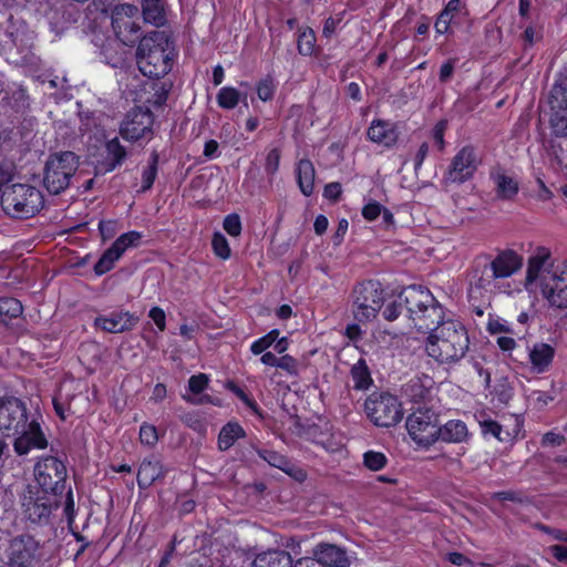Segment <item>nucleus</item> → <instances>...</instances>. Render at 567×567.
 I'll list each match as a JSON object with an SVG mask.
<instances>
[{
    "instance_id": "obj_1",
    "label": "nucleus",
    "mask_w": 567,
    "mask_h": 567,
    "mask_svg": "<svg viewBox=\"0 0 567 567\" xmlns=\"http://www.w3.org/2000/svg\"><path fill=\"white\" fill-rule=\"evenodd\" d=\"M430 332L425 351L429 357L440 364L454 365L467 353L470 338L466 328L455 320H442L434 330Z\"/></svg>"
},
{
    "instance_id": "obj_2",
    "label": "nucleus",
    "mask_w": 567,
    "mask_h": 567,
    "mask_svg": "<svg viewBox=\"0 0 567 567\" xmlns=\"http://www.w3.org/2000/svg\"><path fill=\"white\" fill-rule=\"evenodd\" d=\"M405 317L423 333L434 330L444 319V309L431 291L422 286H408L401 290Z\"/></svg>"
},
{
    "instance_id": "obj_3",
    "label": "nucleus",
    "mask_w": 567,
    "mask_h": 567,
    "mask_svg": "<svg viewBox=\"0 0 567 567\" xmlns=\"http://www.w3.org/2000/svg\"><path fill=\"white\" fill-rule=\"evenodd\" d=\"M174 48L165 31H153L140 40L136 62L143 75L159 79L173 66Z\"/></svg>"
},
{
    "instance_id": "obj_4",
    "label": "nucleus",
    "mask_w": 567,
    "mask_h": 567,
    "mask_svg": "<svg viewBox=\"0 0 567 567\" xmlns=\"http://www.w3.org/2000/svg\"><path fill=\"white\" fill-rule=\"evenodd\" d=\"M1 206L10 217L27 219L43 208L44 198L42 193L32 185L13 184L3 189Z\"/></svg>"
},
{
    "instance_id": "obj_5",
    "label": "nucleus",
    "mask_w": 567,
    "mask_h": 567,
    "mask_svg": "<svg viewBox=\"0 0 567 567\" xmlns=\"http://www.w3.org/2000/svg\"><path fill=\"white\" fill-rule=\"evenodd\" d=\"M79 165V156L71 151L50 154L43 168V186L53 195L64 192Z\"/></svg>"
},
{
    "instance_id": "obj_6",
    "label": "nucleus",
    "mask_w": 567,
    "mask_h": 567,
    "mask_svg": "<svg viewBox=\"0 0 567 567\" xmlns=\"http://www.w3.org/2000/svg\"><path fill=\"white\" fill-rule=\"evenodd\" d=\"M364 409L370 421L381 427L394 426L403 417L401 403L389 392L371 393L364 402Z\"/></svg>"
},
{
    "instance_id": "obj_7",
    "label": "nucleus",
    "mask_w": 567,
    "mask_h": 567,
    "mask_svg": "<svg viewBox=\"0 0 567 567\" xmlns=\"http://www.w3.org/2000/svg\"><path fill=\"white\" fill-rule=\"evenodd\" d=\"M352 312L359 322L373 320L384 301L381 284L374 280L357 285L352 291Z\"/></svg>"
},
{
    "instance_id": "obj_8",
    "label": "nucleus",
    "mask_w": 567,
    "mask_h": 567,
    "mask_svg": "<svg viewBox=\"0 0 567 567\" xmlns=\"http://www.w3.org/2000/svg\"><path fill=\"white\" fill-rule=\"evenodd\" d=\"M34 476L44 494L56 496L63 493L66 481V467L55 456L41 458L34 466Z\"/></svg>"
},
{
    "instance_id": "obj_9",
    "label": "nucleus",
    "mask_w": 567,
    "mask_h": 567,
    "mask_svg": "<svg viewBox=\"0 0 567 567\" xmlns=\"http://www.w3.org/2000/svg\"><path fill=\"white\" fill-rule=\"evenodd\" d=\"M549 126L555 137H567V76L559 75L548 96Z\"/></svg>"
},
{
    "instance_id": "obj_10",
    "label": "nucleus",
    "mask_w": 567,
    "mask_h": 567,
    "mask_svg": "<svg viewBox=\"0 0 567 567\" xmlns=\"http://www.w3.org/2000/svg\"><path fill=\"white\" fill-rule=\"evenodd\" d=\"M437 425V415L430 409H417L408 416L405 424L411 439L425 447L435 443Z\"/></svg>"
},
{
    "instance_id": "obj_11",
    "label": "nucleus",
    "mask_w": 567,
    "mask_h": 567,
    "mask_svg": "<svg viewBox=\"0 0 567 567\" xmlns=\"http://www.w3.org/2000/svg\"><path fill=\"white\" fill-rule=\"evenodd\" d=\"M29 419L25 403L16 396L0 398V433L11 437Z\"/></svg>"
},
{
    "instance_id": "obj_12",
    "label": "nucleus",
    "mask_w": 567,
    "mask_h": 567,
    "mask_svg": "<svg viewBox=\"0 0 567 567\" xmlns=\"http://www.w3.org/2000/svg\"><path fill=\"white\" fill-rule=\"evenodd\" d=\"M40 544L29 534L18 535L10 540L7 550L8 567H34Z\"/></svg>"
},
{
    "instance_id": "obj_13",
    "label": "nucleus",
    "mask_w": 567,
    "mask_h": 567,
    "mask_svg": "<svg viewBox=\"0 0 567 567\" xmlns=\"http://www.w3.org/2000/svg\"><path fill=\"white\" fill-rule=\"evenodd\" d=\"M153 123V113L148 109L137 106L126 114L121 124L120 133L123 138L136 142L142 137L152 136Z\"/></svg>"
},
{
    "instance_id": "obj_14",
    "label": "nucleus",
    "mask_w": 567,
    "mask_h": 567,
    "mask_svg": "<svg viewBox=\"0 0 567 567\" xmlns=\"http://www.w3.org/2000/svg\"><path fill=\"white\" fill-rule=\"evenodd\" d=\"M477 157L475 148L471 145L462 147L452 158L451 165L445 173V181L453 184H463L474 176L477 169Z\"/></svg>"
},
{
    "instance_id": "obj_15",
    "label": "nucleus",
    "mask_w": 567,
    "mask_h": 567,
    "mask_svg": "<svg viewBox=\"0 0 567 567\" xmlns=\"http://www.w3.org/2000/svg\"><path fill=\"white\" fill-rule=\"evenodd\" d=\"M13 436V450L19 456L27 455L31 450L48 447V439L37 419L28 420Z\"/></svg>"
},
{
    "instance_id": "obj_16",
    "label": "nucleus",
    "mask_w": 567,
    "mask_h": 567,
    "mask_svg": "<svg viewBox=\"0 0 567 567\" xmlns=\"http://www.w3.org/2000/svg\"><path fill=\"white\" fill-rule=\"evenodd\" d=\"M540 289L543 297L551 308L567 309V270L544 275Z\"/></svg>"
},
{
    "instance_id": "obj_17",
    "label": "nucleus",
    "mask_w": 567,
    "mask_h": 567,
    "mask_svg": "<svg viewBox=\"0 0 567 567\" xmlns=\"http://www.w3.org/2000/svg\"><path fill=\"white\" fill-rule=\"evenodd\" d=\"M496 279L497 277L491 265V256L482 255L476 257L470 272V296L476 291L491 290L492 287H495Z\"/></svg>"
},
{
    "instance_id": "obj_18",
    "label": "nucleus",
    "mask_w": 567,
    "mask_h": 567,
    "mask_svg": "<svg viewBox=\"0 0 567 567\" xmlns=\"http://www.w3.org/2000/svg\"><path fill=\"white\" fill-rule=\"evenodd\" d=\"M138 316L126 310L100 315L94 319V327L107 333H122L133 330L138 323Z\"/></svg>"
},
{
    "instance_id": "obj_19",
    "label": "nucleus",
    "mask_w": 567,
    "mask_h": 567,
    "mask_svg": "<svg viewBox=\"0 0 567 567\" xmlns=\"http://www.w3.org/2000/svg\"><path fill=\"white\" fill-rule=\"evenodd\" d=\"M559 265H555L551 252L544 246H538L534 254L528 258L526 270V284H533L537 279L542 281V277L547 272L561 271Z\"/></svg>"
},
{
    "instance_id": "obj_20",
    "label": "nucleus",
    "mask_w": 567,
    "mask_h": 567,
    "mask_svg": "<svg viewBox=\"0 0 567 567\" xmlns=\"http://www.w3.org/2000/svg\"><path fill=\"white\" fill-rule=\"evenodd\" d=\"M312 555L318 557L324 567H350L354 558L346 548L324 542L313 547Z\"/></svg>"
},
{
    "instance_id": "obj_21",
    "label": "nucleus",
    "mask_w": 567,
    "mask_h": 567,
    "mask_svg": "<svg viewBox=\"0 0 567 567\" xmlns=\"http://www.w3.org/2000/svg\"><path fill=\"white\" fill-rule=\"evenodd\" d=\"M467 16L468 10L462 0H450L435 20L436 33H447L452 24H461Z\"/></svg>"
},
{
    "instance_id": "obj_22",
    "label": "nucleus",
    "mask_w": 567,
    "mask_h": 567,
    "mask_svg": "<svg viewBox=\"0 0 567 567\" xmlns=\"http://www.w3.org/2000/svg\"><path fill=\"white\" fill-rule=\"evenodd\" d=\"M81 17V11L78 6L68 2H58L51 7L48 12V19L51 29L55 33H61L71 24L78 22Z\"/></svg>"
},
{
    "instance_id": "obj_23",
    "label": "nucleus",
    "mask_w": 567,
    "mask_h": 567,
    "mask_svg": "<svg viewBox=\"0 0 567 567\" xmlns=\"http://www.w3.org/2000/svg\"><path fill=\"white\" fill-rule=\"evenodd\" d=\"M23 506L25 516L30 522L43 525L49 522L53 508V501L43 493V495L28 497Z\"/></svg>"
},
{
    "instance_id": "obj_24",
    "label": "nucleus",
    "mask_w": 567,
    "mask_h": 567,
    "mask_svg": "<svg viewBox=\"0 0 567 567\" xmlns=\"http://www.w3.org/2000/svg\"><path fill=\"white\" fill-rule=\"evenodd\" d=\"M491 265L497 279L508 278L522 268L523 258L512 249L501 250L491 258Z\"/></svg>"
},
{
    "instance_id": "obj_25",
    "label": "nucleus",
    "mask_w": 567,
    "mask_h": 567,
    "mask_svg": "<svg viewBox=\"0 0 567 567\" xmlns=\"http://www.w3.org/2000/svg\"><path fill=\"white\" fill-rule=\"evenodd\" d=\"M435 434V442L461 444L467 443L471 439L467 425L461 420H450L442 425H437Z\"/></svg>"
},
{
    "instance_id": "obj_26",
    "label": "nucleus",
    "mask_w": 567,
    "mask_h": 567,
    "mask_svg": "<svg viewBox=\"0 0 567 567\" xmlns=\"http://www.w3.org/2000/svg\"><path fill=\"white\" fill-rule=\"evenodd\" d=\"M367 136L373 143L391 147L396 143L399 133L394 124L384 120H374L367 131Z\"/></svg>"
},
{
    "instance_id": "obj_27",
    "label": "nucleus",
    "mask_w": 567,
    "mask_h": 567,
    "mask_svg": "<svg viewBox=\"0 0 567 567\" xmlns=\"http://www.w3.org/2000/svg\"><path fill=\"white\" fill-rule=\"evenodd\" d=\"M555 348L545 342H536L529 349L528 358L532 370L536 373H545L549 370L554 357Z\"/></svg>"
},
{
    "instance_id": "obj_28",
    "label": "nucleus",
    "mask_w": 567,
    "mask_h": 567,
    "mask_svg": "<svg viewBox=\"0 0 567 567\" xmlns=\"http://www.w3.org/2000/svg\"><path fill=\"white\" fill-rule=\"evenodd\" d=\"M293 559L287 550L274 548L258 553L251 567H292Z\"/></svg>"
},
{
    "instance_id": "obj_29",
    "label": "nucleus",
    "mask_w": 567,
    "mask_h": 567,
    "mask_svg": "<svg viewBox=\"0 0 567 567\" xmlns=\"http://www.w3.org/2000/svg\"><path fill=\"white\" fill-rule=\"evenodd\" d=\"M166 474L162 463L157 460H143L137 471V485L140 488H148L155 481Z\"/></svg>"
},
{
    "instance_id": "obj_30",
    "label": "nucleus",
    "mask_w": 567,
    "mask_h": 567,
    "mask_svg": "<svg viewBox=\"0 0 567 567\" xmlns=\"http://www.w3.org/2000/svg\"><path fill=\"white\" fill-rule=\"evenodd\" d=\"M491 177L496 186V195L498 198L511 200L518 194V182L507 175L503 168L491 172Z\"/></svg>"
},
{
    "instance_id": "obj_31",
    "label": "nucleus",
    "mask_w": 567,
    "mask_h": 567,
    "mask_svg": "<svg viewBox=\"0 0 567 567\" xmlns=\"http://www.w3.org/2000/svg\"><path fill=\"white\" fill-rule=\"evenodd\" d=\"M112 28L117 39L125 45H133L142 39L141 27L134 20L125 21L122 18H113Z\"/></svg>"
},
{
    "instance_id": "obj_32",
    "label": "nucleus",
    "mask_w": 567,
    "mask_h": 567,
    "mask_svg": "<svg viewBox=\"0 0 567 567\" xmlns=\"http://www.w3.org/2000/svg\"><path fill=\"white\" fill-rule=\"evenodd\" d=\"M105 161L103 167L105 173L113 172L116 167L121 166L126 157V148L120 143L117 137H114L105 143Z\"/></svg>"
},
{
    "instance_id": "obj_33",
    "label": "nucleus",
    "mask_w": 567,
    "mask_h": 567,
    "mask_svg": "<svg viewBox=\"0 0 567 567\" xmlns=\"http://www.w3.org/2000/svg\"><path fill=\"white\" fill-rule=\"evenodd\" d=\"M297 182L300 192L305 196H310L315 188L316 171L312 162L308 158H302L297 164Z\"/></svg>"
},
{
    "instance_id": "obj_34",
    "label": "nucleus",
    "mask_w": 567,
    "mask_h": 567,
    "mask_svg": "<svg viewBox=\"0 0 567 567\" xmlns=\"http://www.w3.org/2000/svg\"><path fill=\"white\" fill-rule=\"evenodd\" d=\"M246 432L237 422L226 423L218 434V449L220 451L229 450L238 439L245 437Z\"/></svg>"
},
{
    "instance_id": "obj_35",
    "label": "nucleus",
    "mask_w": 567,
    "mask_h": 567,
    "mask_svg": "<svg viewBox=\"0 0 567 567\" xmlns=\"http://www.w3.org/2000/svg\"><path fill=\"white\" fill-rule=\"evenodd\" d=\"M142 14L145 22L156 27L166 23V16L162 0H142Z\"/></svg>"
},
{
    "instance_id": "obj_36",
    "label": "nucleus",
    "mask_w": 567,
    "mask_h": 567,
    "mask_svg": "<svg viewBox=\"0 0 567 567\" xmlns=\"http://www.w3.org/2000/svg\"><path fill=\"white\" fill-rule=\"evenodd\" d=\"M478 424L484 436L491 435L501 442H509L512 440L508 431H503V426L495 420L481 415Z\"/></svg>"
},
{
    "instance_id": "obj_37",
    "label": "nucleus",
    "mask_w": 567,
    "mask_h": 567,
    "mask_svg": "<svg viewBox=\"0 0 567 567\" xmlns=\"http://www.w3.org/2000/svg\"><path fill=\"white\" fill-rule=\"evenodd\" d=\"M350 373L353 381V388L355 390H367L373 382L364 359H360L351 368Z\"/></svg>"
},
{
    "instance_id": "obj_38",
    "label": "nucleus",
    "mask_w": 567,
    "mask_h": 567,
    "mask_svg": "<svg viewBox=\"0 0 567 567\" xmlns=\"http://www.w3.org/2000/svg\"><path fill=\"white\" fill-rule=\"evenodd\" d=\"M256 452L258 456L269 465L277 467L287 474H291V462L285 455L267 449H257Z\"/></svg>"
},
{
    "instance_id": "obj_39",
    "label": "nucleus",
    "mask_w": 567,
    "mask_h": 567,
    "mask_svg": "<svg viewBox=\"0 0 567 567\" xmlns=\"http://www.w3.org/2000/svg\"><path fill=\"white\" fill-rule=\"evenodd\" d=\"M159 154L154 150L148 159V165L142 172V188L141 192L145 193L150 190L156 179L158 173Z\"/></svg>"
},
{
    "instance_id": "obj_40",
    "label": "nucleus",
    "mask_w": 567,
    "mask_h": 567,
    "mask_svg": "<svg viewBox=\"0 0 567 567\" xmlns=\"http://www.w3.org/2000/svg\"><path fill=\"white\" fill-rule=\"evenodd\" d=\"M316 41L317 39L312 28H300L297 39V49L299 54L310 56L315 51Z\"/></svg>"
},
{
    "instance_id": "obj_41",
    "label": "nucleus",
    "mask_w": 567,
    "mask_h": 567,
    "mask_svg": "<svg viewBox=\"0 0 567 567\" xmlns=\"http://www.w3.org/2000/svg\"><path fill=\"white\" fill-rule=\"evenodd\" d=\"M23 307L20 300L12 297H2L0 298V317H2L3 322H8L12 319H16L22 315Z\"/></svg>"
},
{
    "instance_id": "obj_42",
    "label": "nucleus",
    "mask_w": 567,
    "mask_h": 567,
    "mask_svg": "<svg viewBox=\"0 0 567 567\" xmlns=\"http://www.w3.org/2000/svg\"><path fill=\"white\" fill-rule=\"evenodd\" d=\"M121 257L122 255H120V252L111 246L102 254L100 259L94 265V274L96 276H102L109 272L114 268L115 261H117Z\"/></svg>"
},
{
    "instance_id": "obj_43",
    "label": "nucleus",
    "mask_w": 567,
    "mask_h": 567,
    "mask_svg": "<svg viewBox=\"0 0 567 567\" xmlns=\"http://www.w3.org/2000/svg\"><path fill=\"white\" fill-rule=\"evenodd\" d=\"M241 99L240 92L231 86H224L217 94V103L221 109H235Z\"/></svg>"
},
{
    "instance_id": "obj_44",
    "label": "nucleus",
    "mask_w": 567,
    "mask_h": 567,
    "mask_svg": "<svg viewBox=\"0 0 567 567\" xmlns=\"http://www.w3.org/2000/svg\"><path fill=\"white\" fill-rule=\"evenodd\" d=\"M142 239V234L136 230H131L122 234L112 244V247L116 249L120 255H123L125 250L130 247H137Z\"/></svg>"
},
{
    "instance_id": "obj_45",
    "label": "nucleus",
    "mask_w": 567,
    "mask_h": 567,
    "mask_svg": "<svg viewBox=\"0 0 567 567\" xmlns=\"http://www.w3.org/2000/svg\"><path fill=\"white\" fill-rule=\"evenodd\" d=\"M388 464V457L382 452L367 451L363 454V465L370 471H381Z\"/></svg>"
},
{
    "instance_id": "obj_46",
    "label": "nucleus",
    "mask_w": 567,
    "mask_h": 567,
    "mask_svg": "<svg viewBox=\"0 0 567 567\" xmlns=\"http://www.w3.org/2000/svg\"><path fill=\"white\" fill-rule=\"evenodd\" d=\"M279 330L278 329H272L271 331H269L267 334H265L264 337L257 339L256 341L252 342L251 347H250V351L255 354V355H258V354H261L262 352H265L269 347L274 346V343L276 342V340L278 339L279 337Z\"/></svg>"
},
{
    "instance_id": "obj_47",
    "label": "nucleus",
    "mask_w": 567,
    "mask_h": 567,
    "mask_svg": "<svg viewBox=\"0 0 567 567\" xmlns=\"http://www.w3.org/2000/svg\"><path fill=\"white\" fill-rule=\"evenodd\" d=\"M212 247L215 255L224 260L228 259L231 255L227 238L219 231L213 235Z\"/></svg>"
},
{
    "instance_id": "obj_48",
    "label": "nucleus",
    "mask_w": 567,
    "mask_h": 567,
    "mask_svg": "<svg viewBox=\"0 0 567 567\" xmlns=\"http://www.w3.org/2000/svg\"><path fill=\"white\" fill-rule=\"evenodd\" d=\"M403 313L405 315V309L401 301V293H399L393 300L389 301L382 312L384 319L388 321H394Z\"/></svg>"
},
{
    "instance_id": "obj_49",
    "label": "nucleus",
    "mask_w": 567,
    "mask_h": 567,
    "mask_svg": "<svg viewBox=\"0 0 567 567\" xmlns=\"http://www.w3.org/2000/svg\"><path fill=\"white\" fill-rule=\"evenodd\" d=\"M257 95L258 97L264 101H270L274 97L275 91H276V84L274 81V78L270 75H267L266 78L261 79L256 86Z\"/></svg>"
},
{
    "instance_id": "obj_50",
    "label": "nucleus",
    "mask_w": 567,
    "mask_h": 567,
    "mask_svg": "<svg viewBox=\"0 0 567 567\" xmlns=\"http://www.w3.org/2000/svg\"><path fill=\"white\" fill-rule=\"evenodd\" d=\"M280 158L281 152L278 147H274L267 153L265 161V172L270 181L279 169Z\"/></svg>"
},
{
    "instance_id": "obj_51",
    "label": "nucleus",
    "mask_w": 567,
    "mask_h": 567,
    "mask_svg": "<svg viewBox=\"0 0 567 567\" xmlns=\"http://www.w3.org/2000/svg\"><path fill=\"white\" fill-rule=\"evenodd\" d=\"M406 392L410 393L411 398L414 401H421V400H424L427 396V394H429V386L423 384L421 379L415 378V379H412L406 384Z\"/></svg>"
},
{
    "instance_id": "obj_52",
    "label": "nucleus",
    "mask_w": 567,
    "mask_h": 567,
    "mask_svg": "<svg viewBox=\"0 0 567 567\" xmlns=\"http://www.w3.org/2000/svg\"><path fill=\"white\" fill-rule=\"evenodd\" d=\"M209 378L205 373L192 375L188 380V390L194 394H202L208 386Z\"/></svg>"
},
{
    "instance_id": "obj_53",
    "label": "nucleus",
    "mask_w": 567,
    "mask_h": 567,
    "mask_svg": "<svg viewBox=\"0 0 567 567\" xmlns=\"http://www.w3.org/2000/svg\"><path fill=\"white\" fill-rule=\"evenodd\" d=\"M513 386L508 383L507 379H502L495 386L494 393L498 402L507 404L513 398Z\"/></svg>"
},
{
    "instance_id": "obj_54",
    "label": "nucleus",
    "mask_w": 567,
    "mask_h": 567,
    "mask_svg": "<svg viewBox=\"0 0 567 567\" xmlns=\"http://www.w3.org/2000/svg\"><path fill=\"white\" fill-rule=\"evenodd\" d=\"M487 331L491 334L497 333H507V334H517V332L512 328V326L503 319H489L487 327Z\"/></svg>"
},
{
    "instance_id": "obj_55",
    "label": "nucleus",
    "mask_w": 567,
    "mask_h": 567,
    "mask_svg": "<svg viewBox=\"0 0 567 567\" xmlns=\"http://www.w3.org/2000/svg\"><path fill=\"white\" fill-rule=\"evenodd\" d=\"M223 227L228 235H230L233 237L239 236L241 234V229H243L239 215H237V214L227 215L223 221Z\"/></svg>"
},
{
    "instance_id": "obj_56",
    "label": "nucleus",
    "mask_w": 567,
    "mask_h": 567,
    "mask_svg": "<svg viewBox=\"0 0 567 567\" xmlns=\"http://www.w3.org/2000/svg\"><path fill=\"white\" fill-rule=\"evenodd\" d=\"M11 107L17 112H23L29 106V96L25 91L22 89H18L12 92L10 96Z\"/></svg>"
},
{
    "instance_id": "obj_57",
    "label": "nucleus",
    "mask_w": 567,
    "mask_h": 567,
    "mask_svg": "<svg viewBox=\"0 0 567 567\" xmlns=\"http://www.w3.org/2000/svg\"><path fill=\"white\" fill-rule=\"evenodd\" d=\"M138 12V8L133 4H120L116 6L115 9L112 12V19L113 18H122L125 21L133 20V17L136 16Z\"/></svg>"
},
{
    "instance_id": "obj_58",
    "label": "nucleus",
    "mask_w": 567,
    "mask_h": 567,
    "mask_svg": "<svg viewBox=\"0 0 567 567\" xmlns=\"http://www.w3.org/2000/svg\"><path fill=\"white\" fill-rule=\"evenodd\" d=\"M155 86L156 89L154 93L153 103L156 106H162L163 104H165L167 100L168 93L172 89V82L164 81L161 83H156Z\"/></svg>"
},
{
    "instance_id": "obj_59",
    "label": "nucleus",
    "mask_w": 567,
    "mask_h": 567,
    "mask_svg": "<svg viewBox=\"0 0 567 567\" xmlns=\"http://www.w3.org/2000/svg\"><path fill=\"white\" fill-rule=\"evenodd\" d=\"M383 207L384 206L381 205L380 203L375 200H370L368 204L363 206L361 213L365 220L373 221L381 215Z\"/></svg>"
},
{
    "instance_id": "obj_60",
    "label": "nucleus",
    "mask_w": 567,
    "mask_h": 567,
    "mask_svg": "<svg viewBox=\"0 0 567 567\" xmlns=\"http://www.w3.org/2000/svg\"><path fill=\"white\" fill-rule=\"evenodd\" d=\"M140 440L143 444L154 445L158 440L156 427L151 424H143L140 429Z\"/></svg>"
},
{
    "instance_id": "obj_61",
    "label": "nucleus",
    "mask_w": 567,
    "mask_h": 567,
    "mask_svg": "<svg viewBox=\"0 0 567 567\" xmlns=\"http://www.w3.org/2000/svg\"><path fill=\"white\" fill-rule=\"evenodd\" d=\"M534 527L537 530L549 535L555 540L567 543V532H565L563 529L554 528V527H550V526L545 525L543 523H536L534 525Z\"/></svg>"
},
{
    "instance_id": "obj_62",
    "label": "nucleus",
    "mask_w": 567,
    "mask_h": 567,
    "mask_svg": "<svg viewBox=\"0 0 567 567\" xmlns=\"http://www.w3.org/2000/svg\"><path fill=\"white\" fill-rule=\"evenodd\" d=\"M299 362L297 359L289 354H285L278 359L277 368L285 370L290 375L298 374Z\"/></svg>"
},
{
    "instance_id": "obj_63",
    "label": "nucleus",
    "mask_w": 567,
    "mask_h": 567,
    "mask_svg": "<svg viewBox=\"0 0 567 567\" xmlns=\"http://www.w3.org/2000/svg\"><path fill=\"white\" fill-rule=\"evenodd\" d=\"M117 221L114 219L101 220L99 223V231L103 240L111 239L117 233Z\"/></svg>"
},
{
    "instance_id": "obj_64",
    "label": "nucleus",
    "mask_w": 567,
    "mask_h": 567,
    "mask_svg": "<svg viewBox=\"0 0 567 567\" xmlns=\"http://www.w3.org/2000/svg\"><path fill=\"white\" fill-rule=\"evenodd\" d=\"M446 128H447V121H445V120L439 121L433 128V140L440 151H443L444 146H445L444 133H445Z\"/></svg>"
}]
</instances>
